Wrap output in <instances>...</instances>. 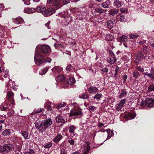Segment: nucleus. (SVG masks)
<instances>
[{
  "label": "nucleus",
  "instance_id": "f257e3e1",
  "mask_svg": "<svg viewBox=\"0 0 154 154\" xmlns=\"http://www.w3.org/2000/svg\"><path fill=\"white\" fill-rule=\"evenodd\" d=\"M36 12L41 13L45 17L51 15L55 13V10L51 8L47 9L44 5H41L36 8Z\"/></svg>",
  "mask_w": 154,
  "mask_h": 154
},
{
  "label": "nucleus",
  "instance_id": "f03ea898",
  "mask_svg": "<svg viewBox=\"0 0 154 154\" xmlns=\"http://www.w3.org/2000/svg\"><path fill=\"white\" fill-rule=\"evenodd\" d=\"M47 3L48 4L52 3V5L54 7L53 8L55 10H57L62 6L61 0H47Z\"/></svg>",
  "mask_w": 154,
  "mask_h": 154
},
{
  "label": "nucleus",
  "instance_id": "7ed1b4c3",
  "mask_svg": "<svg viewBox=\"0 0 154 154\" xmlns=\"http://www.w3.org/2000/svg\"><path fill=\"white\" fill-rule=\"evenodd\" d=\"M34 60L35 63L39 65L45 61L43 57L42 56L40 53L38 52H35L34 57Z\"/></svg>",
  "mask_w": 154,
  "mask_h": 154
},
{
  "label": "nucleus",
  "instance_id": "20e7f679",
  "mask_svg": "<svg viewBox=\"0 0 154 154\" xmlns=\"http://www.w3.org/2000/svg\"><path fill=\"white\" fill-rule=\"evenodd\" d=\"M12 148L9 145H5L0 146V152H4L5 154H7L11 151Z\"/></svg>",
  "mask_w": 154,
  "mask_h": 154
},
{
  "label": "nucleus",
  "instance_id": "39448f33",
  "mask_svg": "<svg viewBox=\"0 0 154 154\" xmlns=\"http://www.w3.org/2000/svg\"><path fill=\"white\" fill-rule=\"evenodd\" d=\"M8 101L5 100L4 103V105L0 106V108L1 110L3 111L10 110L11 108H10L9 106L11 105V104L8 103Z\"/></svg>",
  "mask_w": 154,
  "mask_h": 154
},
{
  "label": "nucleus",
  "instance_id": "423d86ee",
  "mask_svg": "<svg viewBox=\"0 0 154 154\" xmlns=\"http://www.w3.org/2000/svg\"><path fill=\"white\" fill-rule=\"evenodd\" d=\"M146 104L148 107H152L154 106V100L151 98H146Z\"/></svg>",
  "mask_w": 154,
  "mask_h": 154
},
{
  "label": "nucleus",
  "instance_id": "0eeeda50",
  "mask_svg": "<svg viewBox=\"0 0 154 154\" xmlns=\"http://www.w3.org/2000/svg\"><path fill=\"white\" fill-rule=\"evenodd\" d=\"M52 123V122L50 119L43 121L41 123V125L42 126H44L45 127H48L50 126Z\"/></svg>",
  "mask_w": 154,
  "mask_h": 154
},
{
  "label": "nucleus",
  "instance_id": "6e6552de",
  "mask_svg": "<svg viewBox=\"0 0 154 154\" xmlns=\"http://www.w3.org/2000/svg\"><path fill=\"white\" fill-rule=\"evenodd\" d=\"M136 116L135 113L133 112L128 113L127 114L125 115L124 117L128 120H131L134 119Z\"/></svg>",
  "mask_w": 154,
  "mask_h": 154
},
{
  "label": "nucleus",
  "instance_id": "1a4fd4ad",
  "mask_svg": "<svg viewBox=\"0 0 154 154\" xmlns=\"http://www.w3.org/2000/svg\"><path fill=\"white\" fill-rule=\"evenodd\" d=\"M115 22L114 20L111 19L107 21V25L108 28L109 29H111L115 24Z\"/></svg>",
  "mask_w": 154,
  "mask_h": 154
},
{
  "label": "nucleus",
  "instance_id": "9d476101",
  "mask_svg": "<svg viewBox=\"0 0 154 154\" xmlns=\"http://www.w3.org/2000/svg\"><path fill=\"white\" fill-rule=\"evenodd\" d=\"M71 114L72 116H77L82 114L81 109L80 108L75 109L71 112Z\"/></svg>",
  "mask_w": 154,
  "mask_h": 154
},
{
  "label": "nucleus",
  "instance_id": "9b49d317",
  "mask_svg": "<svg viewBox=\"0 0 154 154\" xmlns=\"http://www.w3.org/2000/svg\"><path fill=\"white\" fill-rule=\"evenodd\" d=\"M51 48L49 46L44 45L42 46L41 48L42 51L44 53H47L51 51Z\"/></svg>",
  "mask_w": 154,
  "mask_h": 154
},
{
  "label": "nucleus",
  "instance_id": "f8f14e48",
  "mask_svg": "<svg viewBox=\"0 0 154 154\" xmlns=\"http://www.w3.org/2000/svg\"><path fill=\"white\" fill-rule=\"evenodd\" d=\"M13 93L12 92H8L7 94L8 98L9 99L7 101L10 102L12 104L14 103L13 99Z\"/></svg>",
  "mask_w": 154,
  "mask_h": 154
},
{
  "label": "nucleus",
  "instance_id": "ddd939ff",
  "mask_svg": "<svg viewBox=\"0 0 154 154\" xmlns=\"http://www.w3.org/2000/svg\"><path fill=\"white\" fill-rule=\"evenodd\" d=\"M125 99H123L121 100L119 103L116 105V109L118 111H119L123 107V105L125 103Z\"/></svg>",
  "mask_w": 154,
  "mask_h": 154
},
{
  "label": "nucleus",
  "instance_id": "4468645a",
  "mask_svg": "<svg viewBox=\"0 0 154 154\" xmlns=\"http://www.w3.org/2000/svg\"><path fill=\"white\" fill-rule=\"evenodd\" d=\"M119 11V9L114 8L109 11V15L114 16L117 14Z\"/></svg>",
  "mask_w": 154,
  "mask_h": 154
},
{
  "label": "nucleus",
  "instance_id": "2eb2a0df",
  "mask_svg": "<svg viewBox=\"0 0 154 154\" xmlns=\"http://www.w3.org/2000/svg\"><path fill=\"white\" fill-rule=\"evenodd\" d=\"M97 91V88L93 86H91L88 89L89 93L92 94H95Z\"/></svg>",
  "mask_w": 154,
  "mask_h": 154
},
{
  "label": "nucleus",
  "instance_id": "dca6fc26",
  "mask_svg": "<svg viewBox=\"0 0 154 154\" xmlns=\"http://www.w3.org/2000/svg\"><path fill=\"white\" fill-rule=\"evenodd\" d=\"M36 12V8L34 9L33 8H26L24 10V12L28 14H31Z\"/></svg>",
  "mask_w": 154,
  "mask_h": 154
},
{
  "label": "nucleus",
  "instance_id": "f3484780",
  "mask_svg": "<svg viewBox=\"0 0 154 154\" xmlns=\"http://www.w3.org/2000/svg\"><path fill=\"white\" fill-rule=\"evenodd\" d=\"M153 68H151L150 71V73H149L147 72H144L143 73L145 75H147L150 77L152 79H154V71Z\"/></svg>",
  "mask_w": 154,
  "mask_h": 154
},
{
  "label": "nucleus",
  "instance_id": "a211bd4d",
  "mask_svg": "<svg viewBox=\"0 0 154 154\" xmlns=\"http://www.w3.org/2000/svg\"><path fill=\"white\" fill-rule=\"evenodd\" d=\"M52 70L54 73L60 72L62 71V68L60 66H56L54 67Z\"/></svg>",
  "mask_w": 154,
  "mask_h": 154
},
{
  "label": "nucleus",
  "instance_id": "6ab92c4d",
  "mask_svg": "<svg viewBox=\"0 0 154 154\" xmlns=\"http://www.w3.org/2000/svg\"><path fill=\"white\" fill-rule=\"evenodd\" d=\"M107 61L110 64L114 63L116 60L115 57H111V56L107 57L106 59Z\"/></svg>",
  "mask_w": 154,
  "mask_h": 154
},
{
  "label": "nucleus",
  "instance_id": "aec40b11",
  "mask_svg": "<svg viewBox=\"0 0 154 154\" xmlns=\"http://www.w3.org/2000/svg\"><path fill=\"white\" fill-rule=\"evenodd\" d=\"M84 105L86 107V108L90 111H94L96 109V107L92 106L90 104H86L85 103Z\"/></svg>",
  "mask_w": 154,
  "mask_h": 154
},
{
  "label": "nucleus",
  "instance_id": "412c9836",
  "mask_svg": "<svg viewBox=\"0 0 154 154\" xmlns=\"http://www.w3.org/2000/svg\"><path fill=\"white\" fill-rule=\"evenodd\" d=\"M113 5L116 8H119L122 6V2L119 0H115L113 3Z\"/></svg>",
  "mask_w": 154,
  "mask_h": 154
},
{
  "label": "nucleus",
  "instance_id": "4be33fe9",
  "mask_svg": "<svg viewBox=\"0 0 154 154\" xmlns=\"http://www.w3.org/2000/svg\"><path fill=\"white\" fill-rule=\"evenodd\" d=\"M13 21L15 23L18 24L21 23L23 22L22 18L20 17H18L16 18Z\"/></svg>",
  "mask_w": 154,
  "mask_h": 154
},
{
  "label": "nucleus",
  "instance_id": "5701e85b",
  "mask_svg": "<svg viewBox=\"0 0 154 154\" xmlns=\"http://www.w3.org/2000/svg\"><path fill=\"white\" fill-rule=\"evenodd\" d=\"M76 128V127L73 125L70 126L68 128L69 132L70 133H74Z\"/></svg>",
  "mask_w": 154,
  "mask_h": 154
},
{
  "label": "nucleus",
  "instance_id": "b1692460",
  "mask_svg": "<svg viewBox=\"0 0 154 154\" xmlns=\"http://www.w3.org/2000/svg\"><path fill=\"white\" fill-rule=\"evenodd\" d=\"M56 121L57 122H61L62 123H65L66 121V119H64L62 116H58L56 117Z\"/></svg>",
  "mask_w": 154,
  "mask_h": 154
},
{
  "label": "nucleus",
  "instance_id": "393cba45",
  "mask_svg": "<svg viewBox=\"0 0 154 154\" xmlns=\"http://www.w3.org/2000/svg\"><path fill=\"white\" fill-rule=\"evenodd\" d=\"M68 83L70 85H74L75 82V80L74 78L71 77L69 78V80L68 81Z\"/></svg>",
  "mask_w": 154,
  "mask_h": 154
},
{
  "label": "nucleus",
  "instance_id": "a878e982",
  "mask_svg": "<svg viewBox=\"0 0 154 154\" xmlns=\"http://www.w3.org/2000/svg\"><path fill=\"white\" fill-rule=\"evenodd\" d=\"M106 131L108 134V136L106 140H105L110 138L113 134V131L107 129L106 130Z\"/></svg>",
  "mask_w": 154,
  "mask_h": 154
},
{
  "label": "nucleus",
  "instance_id": "bb28decb",
  "mask_svg": "<svg viewBox=\"0 0 154 154\" xmlns=\"http://www.w3.org/2000/svg\"><path fill=\"white\" fill-rule=\"evenodd\" d=\"M49 69V68L46 67L43 69H41L39 71V74L41 75H44Z\"/></svg>",
  "mask_w": 154,
  "mask_h": 154
},
{
  "label": "nucleus",
  "instance_id": "cd10ccee",
  "mask_svg": "<svg viewBox=\"0 0 154 154\" xmlns=\"http://www.w3.org/2000/svg\"><path fill=\"white\" fill-rule=\"evenodd\" d=\"M10 130L8 129H6L4 130L2 132V134L4 136H8L10 134Z\"/></svg>",
  "mask_w": 154,
  "mask_h": 154
},
{
  "label": "nucleus",
  "instance_id": "c85d7f7f",
  "mask_svg": "<svg viewBox=\"0 0 154 154\" xmlns=\"http://www.w3.org/2000/svg\"><path fill=\"white\" fill-rule=\"evenodd\" d=\"M147 91L148 92H154V83L149 85Z\"/></svg>",
  "mask_w": 154,
  "mask_h": 154
},
{
  "label": "nucleus",
  "instance_id": "c756f323",
  "mask_svg": "<svg viewBox=\"0 0 154 154\" xmlns=\"http://www.w3.org/2000/svg\"><path fill=\"white\" fill-rule=\"evenodd\" d=\"M62 137V136L61 135L58 134L55 137L54 141L56 143H57L61 139Z\"/></svg>",
  "mask_w": 154,
  "mask_h": 154
},
{
  "label": "nucleus",
  "instance_id": "7c9ffc66",
  "mask_svg": "<svg viewBox=\"0 0 154 154\" xmlns=\"http://www.w3.org/2000/svg\"><path fill=\"white\" fill-rule=\"evenodd\" d=\"M56 80L63 81L65 79V77L62 75H60L56 78Z\"/></svg>",
  "mask_w": 154,
  "mask_h": 154
},
{
  "label": "nucleus",
  "instance_id": "2f4dec72",
  "mask_svg": "<svg viewBox=\"0 0 154 154\" xmlns=\"http://www.w3.org/2000/svg\"><path fill=\"white\" fill-rule=\"evenodd\" d=\"M113 38V37L109 33L106 34V35L105 39L107 41H111Z\"/></svg>",
  "mask_w": 154,
  "mask_h": 154
},
{
  "label": "nucleus",
  "instance_id": "473e14b6",
  "mask_svg": "<svg viewBox=\"0 0 154 154\" xmlns=\"http://www.w3.org/2000/svg\"><path fill=\"white\" fill-rule=\"evenodd\" d=\"M102 96V95L100 94H97L94 97V99L99 101Z\"/></svg>",
  "mask_w": 154,
  "mask_h": 154
},
{
  "label": "nucleus",
  "instance_id": "72a5a7b5",
  "mask_svg": "<svg viewBox=\"0 0 154 154\" xmlns=\"http://www.w3.org/2000/svg\"><path fill=\"white\" fill-rule=\"evenodd\" d=\"M47 105V109L51 111H52V107L54 106L53 104L51 103H49Z\"/></svg>",
  "mask_w": 154,
  "mask_h": 154
},
{
  "label": "nucleus",
  "instance_id": "f704fd0d",
  "mask_svg": "<svg viewBox=\"0 0 154 154\" xmlns=\"http://www.w3.org/2000/svg\"><path fill=\"white\" fill-rule=\"evenodd\" d=\"M133 76L134 78H137L140 75L139 73L137 71L135 70L133 72Z\"/></svg>",
  "mask_w": 154,
  "mask_h": 154
},
{
  "label": "nucleus",
  "instance_id": "c9c22d12",
  "mask_svg": "<svg viewBox=\"0 0 154 154\" xmlns=\"http://www.w3.org/2000/svg\"><path fill=\"white\" fill-rule=\"evenodd\" d=\"M22 135L23 137L25 139H26L28 138V133L26 131H23L22 132Z\"/></svg>",
  "mask_w": 154,
  "mask_h": 154
},
{
  "label": "nucleus",
  "instance_id": "e433bc0d",
  "mask_svg": "<svg viewBox=\"0 0 154 154\" xmlns=\"http://www.w3.org/2000/svg\"><path fill=\"white\" fill-rule=\"evenodd\" d=\"M143 51L144 53L146 54L149 51V49L147 46L144 45L143 46Z\"/></svg>",
  "mask_w": 154,
  "mask_h": 154
},
{
  "label": "nucleus",
  "instance_id": "4c0bfd02",
  "mask_svg": "<svg viewBox=\"0 0 154 154\" xmlns=\"http://www.w3.org/2000/svg\"><path fill=\"white\" fill-rule=\"evenodd\" d=\"M66 70L68 72H72L73 70V67L71 65H69L66 67Z\"/></svg>",
  "mask_w": 154,
  "mask_h": 154
},
{
  "label": "nucleus",
  "instance_id": "58836bf2",
  "mask_svg": "<svg viewBox=\"0 0 154 154\" xmlns=\"http://www.w3.org/2000/svg\"><path fill=\"white\" fill-rule=\"evenodd\" d=\"M127 40V37L125 35H123L120 38L121 41L122 42H125Z\"/></svg>",
  "mask_w": 154,
  "mask_h": 154
},
{
  "label": "nucleus",
  "instance_id": "ea45409f",
  "mask_svg": "<svg viewBox=\"0 0 154 154\" xmlns=\"http://www.w3.org/2000/svg\"><path fill=\"white\" fill-rule=\"evenodd\" d=\"M138 36L137 34H131L129 35V37L131 39L135 38L138 37Z\"/></svg>",
  "mask_w": 154,
  "mask_h": 154
},
{
  "label": "nucleus",
  "instance_id": "a19ab883",
  "mask_svg": "<svg viewBox=\"0 0 154 154\" xmlns=\"http://www.w3.org/2000/svg\"><path fill=\"white\" fill-rule=\"evenodd\" d=\"M127 94L126 92L125 91H123L120 93L119 97L121 98H123L125 97Z\"/></svg>",
  "mask_w": 154,
  "mask_h": 154
},
{
  "label": "nucleus",
  "instance_id": "79ce46f5",
  "mask_svg": "<svg viewBox=\"0 0 154 154\" xmlns=\"http://www.w3.org/2000/svg\"><path fill=\"white\" fill-rule=\"evenodd\" d=\"M66 103L65 102H62L61 103H60V104L58 105L57 108L58 109H59L62 107H64V106H66Z\"/></svg>",
  "mask_w": 154,
  "mask_h": 154
},
{
  "label": "nucleus",
  "instance_id": "37998d69",
  "mask_svg": "<svg viewBox=\"0 0 154 154\" xmlns=\"http://www.w3.org/2000/svg\"><path fill=\"white\" fill-rule=\"evenodd\" d=\"M102 6L104 8H108L109 7V4L107 2H104L102 4Z\"/></svg>",
  "mask_w": 154,
  "mask_h": 154
},
{
  "label": "nucleus",
  "instance_id": "c03bdc74",
  "mask_svg": "<svg viewBox=\"0 0 154 154\" xmlns=\"http://www.w3.org/2000/svg\"><path fill=\"white\" fill-rule=\"evenodd\" d=\"M79 98L82 99H88V96L87 94L86 93L84 94H82V96H79Z\"/></svg>",
  "mask_w": 154,
  "mask_h": 154
},
{
  "label": "nucleus",
  "instance_id": "a18cd8bd",
  "mask_svg": "<svg viewBox=\"0 0 154 154\" xmlns=\"http://www.w3.org/2000/svg\"><path fill=\"white\" fill-rule=\"evenodd\" d=\"M44 110V109L42 108H39L37 109H35V113H40Z\"/></svg>",
  "mask_w": 154,
  "mask_h": 154
},
{
  "label": "nucleus",
  "instance_id": "49530a36",
  "mask_svg": "<svg viewBox=\"0 0 154 154\" xmlns=\"http://www.w3.org/2000/svg\"><path fill=\"white\" fill-rule=\"evenodd\" d=\"M34 151L32 149H29L28 151L26 152L25 154H34Z\"/></svg>",
  "mask_w": 154,
  "mask_h": 154
},
{
  "label": "nucleus",
  "instance_id": "de8ad7c7",
  "mask_svg": "<svg viewBox=\"0 0 154 154\" xmlns=\"http://www.w3.org/2000/svg\"><path fill=\"white\" fill-rule=\"evenodd\" d=\"M120 21L122 22H125L126 21V19L125 17L123 16H121L120 17Z\"/></svg>",
  "mask_w": 154,
  "mask_h": 154
},
{
  "label": "nucleus",
  "instance_id": "09e8293b",
  "mask_svg": "<svg viewBox=\"0 0 154 154\" xmlns=\"http://www.w3.org/2000/svg\"><path fill=\"white\" fill-rule=\"evenodd\" d=\"M95 11L96 12L100 13H102L105 12L104 10L99 8H96L95 9Z\"/></svg>",
  "mask_w": 154,
  "mask_h": 154
},
{
  "label": "nucleus",
  "instance_id": "8fccbe9b",
  "mask_svg": "<svg viewBox=\"0 0 154 154\" xmlns=\"http://www.w3.org/2000/svg\"><path fill=\"white\" fill-rule=\"evenodd\" d=\"M52 145V144L51 143H49L45 146H44V147L46 148H48L51 147Z\"/></svg>",
  "mask_w": 154,
  "mask_h": 154
},
{
  "label": "nucleus",
  "instance_id": "3c124183",
  "mask_svg": "<svg viewBox=\"0 0 154 154\" xmlns=\"http://www.w3.org/2000/svg\"><path fill=\"white\" fill-rule=\"evenodd\" d=\"M67 142L72 145L74 144V141L71 139H69L67 140Z\"/></svg>",
  "mask_w": 154,
  "mask_h": 154
},
{
  "label": "nucleus",
  "instance_id": "603ef678",
  "mask_svg": "<svg viewBox=\"0 0 154 154\" xmlns=\"http://www.w3.org/2000/svg\"><path fill=\"white\" fill-rule=\"evenodd\" d=\"M140 105L142 106H143L145 105H147L146 104V99L145 100H142L140 103Z\"/></svg>",
  "mask_w": 154,
  "mask_h": 154
},
{
  "label": "nucleus",
  "instance_id": "864d4df0",
  "mask_svg": "<svg viewBox=\"0 0 154 154\" xmlns=\"http://www.w3.org/2000/svg\"><path fill=\"white\" fill-rule=\"evenodd\" d=\"M136 69L141 72H143L144 71L143 68L138 66H137L136 67Z\"/></svg>",
  "mask_w": 154,
  "mask_h": 154
},
{
  "label": "nucleus",
  "instance_id": "5fc2aeb1",
  "mask_svg": "<svg viewBox=\"0 0 154 154\" xmlns=\"http://www.w3.org/2000/svg\"><path fill=\"white\" fill-rule=\"evenodd\" d=\"M8 70L7 69H6L5 71V74L6 75H4V77L5 78H6L8 76H9V74H8Z\"/></svg>",
  "mask_w": 154,
  "mask_h": 154
},
{
  "label": "nucleus",
  "instance_id": "6e6d98bb",
  "mask_svg": "<svg viewBox=\"0 0 154 154\" xmlns=\"http://www.w3.org/2000/svg\"><path fill=\"white\" fill-rule=\"evenodd\" d=\"M109 54L110 56L111 57H115L114 55V53H113L112 51L111 50L109 51Z\"/></svg>",
  "mask_w": 154,
  "mask_h": 154
},
{
  "label": "nucleus",
  "instance_id": "4d7b16f0",
  "mask_svg": "<svg viewBox=\"0 0 154 154\" xmlns=\"http://www.w3.org/2000/svg\"><path fill=\"white\" fill-rule=\"evenodd\" d=\"M100 70H101L102 71H103L105 72H108V69L107 68L105 67L104 68L102 69H101Z\"/></svg>",
  "mask_w": 154,
  "mask_h": 154
},
{
  "label": "nucleus",
  "instance_id": "13d9d810",
  "mask_svg": "<svg viewBox=\"0 0 154 154\" xmlns=\"http://www.w3.org/2000/svg\"><path fill=\"white\" fill-rule=\"evenodd\" d=\"M61 154H67V152L64 149L61 150Z\"/></svg>",
  "mask_w": 154,
  "mask_h": 154
},
{
  "label": "nucleus",
  "instance_id": "bf43d9fd",
  "mask_svg": "<svg viewBox=\"0 0 154 154\" xmlns=\"http://www.w3.org/2000/svg\"><path fill=\"white\" fill-rule=\"evenodd\" d=\"M69 0H63V4L66 5L68 4L69 2Z\"/></svg>",
  "mask_w": 154,
  "mask_h": 154
},
{
  "label": "nucleus",
  "instance_id": "052dcab7",
  "mask_svg": "<svg viewBox=\"0 0 154 154\" xmlns=\"http://www.w3.org/2000/svg\"><path fill=\"white\" fill-rule=\"evenodd\" d=\"M127 76L126 75H125L122 76V78L124 82L126 81V80L127 79Z\"/></svg>",
  "mask_w": 154,
  "mask_h": 154
},
{
  "label": "nucleus",
  "instance_id": "680f3d73",
  "mask_svg": "<svg viewBox=\"0 0 154 154\" xmlns=\"http://www.w3.org/2000/svg\"><path fill=\"white\" fill-rule=\"evenodd\" d=\"M120 11L122 13H125L126 12V9L124 8H122L120 9Z\"/></svg>",
  "mask_w": 154,
  "mask_h": 154
},
{
  "label": "nucleus",
  "instance_id": "e2e57ef3",
  "mask_svg": "<svg viewBox=\"0 0 154 154\" xmlns=\"http://www.w3.org/2000/svg\"><path fill=\"white\" fill-rule=\"evenodd\" d=\"M139 56L140 57V58H143L145 57V56H144L142 53H140L139 54Z\"/></svg>",
  "mask_w": 154,
  "mask_h": 154
},
{
  "label": "nucleus",
  "instance_id": "0e129e2a",
  "mask_svg": "<svg viewBox=\"0 0 154 154\" xmlns=\"http://www.w3.org/2000/svg\"><path fill=\"white\" fill-rule=\"evenodd\" d=\"M50 21H49L47 23H46L45 24V26H46L47 27H48V29H49L50 28L48 27V25H49V24H50Z\"/></svg>",
  "mask_w": 154,
  "mask_h": 154
},
{
  "label": "nucleus",
  "instance_id": "69168bd1",
  "mask_svg": "<svg viewBox=\"0 0 154 154\" xmlns=\"http://www.w3.org/2000/svg\"><path fill=\"white\" fill-rule=\"evenodd\" d=\"M4 68L0 66V72H2L4 71Z\"/></svg>",
  "mask_w": 154,
  "mask_h": 154
},
{
  "label": "nucleus",
  "instance_id": "338daca9",
  "mask_svg": "<svg viewBox=\"0 0 154 154\" xmlns=\"http://www.w3.org/2000/svg\"><path fill=\"white\" fill-rule=\"evenodd\" d=\"M51 59L50 58H48L47 59V60H46V61L47 62L50 63L51 61Z\"/></svg>",
  "mask_w": 154,
  "mask_h": 154
},
{
  "label": "nucleus",
  "instance_id": "774afa93",
  "mask_svg": "<svg viewBox=\"0 0 154 154\" xmlns=\"http://www.w3.org/2000/svg\"><path fill=\"white\" fill-rule=\"evenodd\" d=\"M145 42V41L144 40H143L142 41L139 42V43L140 45H142V44H143Z\"/></svg>",
  "mask_w": 154,
  "mask_h": 154
}]
</instances>
